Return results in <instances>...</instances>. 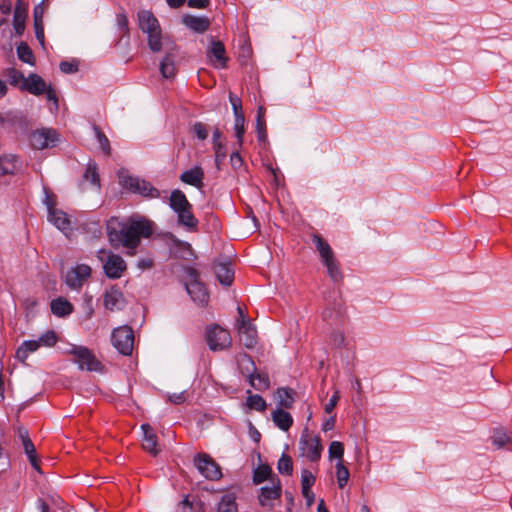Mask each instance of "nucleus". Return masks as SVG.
Wrapping results in <instances>:
<instances>
[{
	"instance_id": "50",
	"label": "nucleus",
	"mask_w": 512,
	"mask_h": 512,
	"mask_svg": "<svg viewBox=\"0 0 512 512\" xmlns=\"http://www.w3.org/2000/svg\"><path fill=\"white\" fill-rule=\"evenodd\" d=\"M328 454L331 459L336 458L338 461H342L344 445L340 441H332L329 445Z\"/></svg>"
},
{
	"instance_id": "28",
	"label": "nucleus",
	"mask_w": 512,
	"mask_h": 512,
	"mask_svg": "<svg viewBox=\"0 0 512 512\" xmlns=\"http://www.w3.org/2000/svg\"><path fill=\"white\" fill-rule=\"evenodd\" d=\"M272 420L280 430L285 432L293 425V418L291 414L281 408H277L272 412Z\"/></svg>"
},
{
	"instance_id": "31",
	"label": "nucleus",
	"mask_w": 512,
	"mask_h": 512,
	"mask_svg": "<svg viewBox=\"0 0 512 512\" xmlns=\"http://www.w3.org/2000/svg\"><path fill=\"white\" fill-rule=\"evenodd\" d=\"M40 348L37 340H25L17 348L15 357L18 361L24 363L31 353H34Z\"/></svg>"
},
{
	"instance_id": "36",
	"label": "nucleus",
	"mask_w": 512,
	"mask_h": 512,
	"mask_svg": "<svg viewBox=\"0 0 512 512\" xmlns=\"http://www.w3.org/2000/svg\"><path fill=\"white\" fill-rule=\"evenodd\" d=\"M217 512H237L236 495L234 493L224 494L218 503Z\"/></svg>"
},
{
	"instance_id": "17",
	"label": "nucleus",
	"mask_w": 512,
	"mask_h": 512,
	"mask_svg": "<svg viewBox=\"0 0 512 512\" xmlns=\"http://www.w3.org/2000/svg\"><path fill=\"white\" fill-rule=\"evenodd\" d=\"M207 56L216 68L224 69L227 67L228 57L226 56L225 46L221 41H211Z\"/></svg>"
},
{
	"instance_id": "64",
	"label": "nucleus",
	"mask_w": 512,
	"mask_h": 512,
	"mask_svg": "<svg viewBox=\"0 0 512 512\" xmlns=\"http://www.w3.org/2000/svg\"><path fill=\"white\" fill-rule=\"evenodd\" d=\"M152 266H153V260L149 257H142V258H139L137 261V267L142 270L150 269Z\"/></svg>"
},
{
	"instance_id": "53",
	"label": "nucleus",
	"mask_w": 512,
	"mask_h": 512,
	"mask_svg": "<svg viewBox=\"0 0 512 512\" xmlns=\"http://www.w3.org/2000/svg\"><path fill=\"white\" fill-rule=\"evenodd\" d=\"M229 101L232 106L234 118H237V116H244L243 110H242V101L241 99L235 95L234 93H229Z\"/></svg>"
},
{
	"instance_id": "13",
	"label": "nucleus",
	"mask_w": 512,
	"mask_h": 512,
	"mask_svg": "<svg viewBox=\"0 0 512 512\" xmlns=\"http://www.w3.org/2000/svg\"><path fill=\"white\" fill-rule=\"evenodd\" d=\"M91 276V267L87 264H77L67 270L65 283L72 290H80Z\"/></svg>"
},
{
	"instance_id": "38",
	"label": "nucleus",
	"mask_w": 512,
	"mask_h": 512,
	"mask_svg": "<svg viewBox=\"0 0 512 512\" xmlns=\"http://www.w3.org/2000/svg\"><path fill=\"white\" fill-rule=\"evenodd\" d=\"M322 263L326 267L327 273L334 283H337L342 280L343 274L339 268V265H338V262H337L335 256L332 258H329L327 261H322Z\"/></svg>"
},
{
	"instance_id": "22",
	"label": "nucleus",
	"mask_w": 512,
	"mask_h": 512,
	"mask_svg": "<svg viewBox=\"0 0 512 512\" xmlns=\"http://www.w3.org/2000/svg\"><path fill=\"white\" fill-rule=\"evenodd\" d=\"M143 431V448L151 455L156 456L159 453L157 436L150 424L141 425Z\"/></svg>"
},
{
	"instance_id": "41",
	"label": "nucleus",
	"mask_w": 512,
	"mask_h": 512,
	"mask_svg": "<svg viewBox=\"0 0 512 512\" xmlns=\"http://www.w3.org/2000/svg\"><path fill=\"white\" fill-rule=\"evenodd\" d=\"M93 131L95 134V138L100 146V149L106 156H109L111 154V146L109 139L98 126L94 125Z\"/></svg>"
},
{
	"instance_id": "52",
	"label": "nucleus",
	"mask_w": 512,
	"mask_h": 512,
	"mask_svg": "<svg viewBox=\"0 0 512 512\" xmlns=\"http://www.w3.org/2000/svg\"><path fill=\"white\" fill-rule=\"evenodd\" d=\"M316 477L307 469L302 470L301 472V488L302 490L311 489V487L315 484Z\"/></svg>"
},
{
	"instance_id": "10",
	"label": "nucleus",
	"mask_w": 512,
	"mask_h": 512,
	"mask_svg": "<svg viewBox=\"0 0 512 512\" xmlns=\"http://www.w3.org/2000/svg\"><path fill=\"white\" fill-rule=\"evenodd\" d=\"M206 339L212 351L223 350L230 347L232 339L228 330L221 326L211 325L206 332Z\"/></svg>"
},
{
	"instance_id": "48",
	"label": "nucleus",
	"mask_w": 512,
	"mask_h": 512,
	"mask_svg": "<svg viewBox=\"0 0 512 512\" xmlns=\"http://www.w3.org/2000/svg\"><path fill=\"white\" fill-rule=\"evenodd\" d=\"M510 441V436L504 429H495L492 436V443L497 448H503Z\"/></svg>"
},
{
	"instance_id": "25",
	"label": "nucleus",
	"mask_w": 512,
	"mask_h": 512,
	"mask_svg": "<svg viewBox=\"0 0 512 512\" xmlns=\"http://www.w3.org/2000/svg\"><path fill=\"white\" fill-rule=\"evenodd\" d=\"M79 229L92 239L102 236V225L99 219L89 217L79 225Z\"/></svg>"
},
{
	"instance_id": "18",
	"label": "nucleus",
	"mask_w": 512,
	"mask_h": 512,
	"mask_svg": "<svg viewBox=\"0 0 512 512\" xmlns=\"http://www.w3.org/2000/svg\"><path fill=\"white\" fill-rule=\"evenodd\" d=\"M237 331L246 348L255 347L257 344V330L250 320L239 321Z\"/></svg>"
},
{
	"instance_id": "35",
	"label": "nucleus",
	"mask_w": 512,
	"mask_h": 512,
	"mask_svg": "<svg viewBox=\"0 0 512 512\" xmlns=\"http://www.w3.org/2000/svg\"><path fill=\"white\" fill-rule=\"evenodd\" d=\"M313 243L320 254L321 261H327L329 258L334 257V253L329 243L325 241L321 236L313 235Z\"/></svg>"
},
{
	"instance_id": "1",
	"label": "nucleus",
	"mask_w": 512,
	"mask_h": 512,
	"mask_svg": "<svg viewBox=\"0 0 512 512\" xmlns=\"http://www.w3.org/2000/svg\"><path fill=\"white\" fill-rule=\"evenodd\" d=\"M106 233L110 245L126 249V254L134 256L142 238H150L154 233V223L145 216L133 214L127 218L111 217L106 221Z\"/></svg>"
},
{
	"instance_id": "26",
	"label": "nucleus",
	"mask_w": 512,
	"mask_h": 512,
	"mask_svg": "<svg viewBox=\"0 0 512 512\" xmlns=\"http://www.w3.org/2000/svg\"><path fill=\"white\" fill-rule=\"evenodd\" d=\"M51 312L57 317H66L72 314L74 307L64 297L53 299L50 304Z\"/></svg>"
},
{
	"instance_id": "51",
	"label": "nucleus",
	"mask_w": 512,
	"mask_h": 512,
	"mask_svg": "<svg viewBox=\"0 0 512 512\" xmlns=\"http://www.w3.org/2000/svg\"><path fill=\"white\" fill-rule=\"evenodd\" d=\"M37 342L40 347H52L57 343V335L53 330H48L37 339Z\"/></svg>"
},
{
	"instance_id": "9",
	"label": "nucleus",
	"mask_w": 512,
	"mask_h": 512,
	"mask_svg": "<svg viewBox=\"0 0 512 512\" xmlns=\"http://www.w3.org/2000/svg\"><path fill=\"white\" fill-rule=\"evenodd\" d=\"M282 486L278 477L272 480L271 486H263L259 490L258 501L261 507L272 510L280 503Z\"/></svg>"
},
{
	"instance_id": "16",
	"label": "nucleus",
	"mask_w": 512,
	"mask_h": 512,
	"mask_svg": "<svg viewBox=\"0 0 512 512\" xmlns=\"http://www.w3.org/2000/svg\"><path fill=\"white\" fill-rule=\"evenodd\" d=\"M124 304V296L117 285L107 288L103 294V305L109 311L120 310Z\"/></svg>"
},
{
	"instance_id": "58",
	"label": "nucleus",
	"mask_w": 512,
	"mask_h": 512,
	"mask_svg": "<svg viewBox=\"0 0 512 512\" xmlns=\"http://www.w3.org/2000/svg\"><path fill=\"white\" fill-rule=\"evenodd\" d=\"M34 29L37 40L43 45L44 44V27H43V19L40 17L34 20Z\"/></svg>"
},
{
	"instance_id": "7",
	"label": "nucleus",
	"mask_w": 512,
	"mask_h": 512,
	"mask_svg": "<svg viewBox=\"0 0 512 512\" xmlns=\"http://www.w3.org/2000/svg\"><path fill=\"white\" fill-rule=\"evenodd\" d=\"M111 341L120 354L124 356L131 355L134 345V331L128 325L117 327L112 331Z\"/></svg>"
},
{
	"instance_id": "63",
	"label": "nucleus",
	"mask_w": 512,
	"mask_h": 512,
	"mask_svg": "<svg viewBox=\"0 0 512 512\" xmlns=\"http://www.w3.org/2000/svg\"><path fill=\"white\" fill-rule=\"evenodd\" d=\"M210 4V0H188V6L191 8L205 9Z\"/></svg>"
},
{
	"instance_id": "23",
	"label": "nucleus",
	"mask_w": 512,
	"mask_h": 512,
	"mask_svg": "<svg viewBox=\"0 0 512 512\" xmlns=\"http://www.w3.org/2000/svg\"><path fill=\"white\" fill-rule=\"evenodd\" d=\"M182 22L196 33H204L210 26V20L206 16L185 15Z\"/></svg>"
},
{
	"instance_id": "34",
	"label": "nucleus",
	"mask_w": 512,
	"mask_h": 512,
	"mask_svg": "<svg viewBox=\"0 0 512 512\" xmlns=\"http://www.w3.org/2000/svg\"><path fill=\"white\" fill-rule=\"evenodd\" d=\"M173 247L177 248V250L174 251V255L178 258L190 260L194 256L191 244L186 241L175 238L173 240Z\"/></svg>"
},
{
	"instance_id": "42",
	"label": "nucleus",
	"mask_w": 512,
	"mask_h": 512,
	"mask_svg": "<svg viewBox=\"0 0 512 512\" xmlns=\"http://www.w3.org/2000/svg\"><path fill=\"white\" fill-rule=\"evenodd\" d=\"M5 76L7 77L9 83L12 86L18 87L19 89H20V85H22L26 79V77L24 76V74L21 71L17 70L16 68H13V67L6 69Z\"/></svg>"
},
{
	"instance_id": "19",
	"label": "nucleus",
	"mask_w": 512,
	"mask_h": 512,
	"mask_svg": "<svg viewBox=\"0 0 512 512\" xmlns=\"http://www.w3.org/2000/svg\"><path fill=\"white\" fill-rule=\"evenodd\" d=\"M205 173L201 166L195 165L192 168L183 171L179 179L181 182L193 186L198 190L204 187Z\"/></svg>"
},
{
	"instance_id": "12",
	"label": "nucleus",
	"mask_w": 512,
	"mask_h": 512,
	"mask_svg": "<svg viewBox=\"0 0 512 512\" xmlns=\"http://www.w3.org/2000/svg\"><path fill=\"white\" fill-rule=\"evenodd\" d=\"M165 55L160 62V73L163 78L171 79L176 75L175 59L178 54V46L172 41L163 43Z\"/></svg>"
},
{
	"instance_id": "39",
	"label": "nucleus",
	"mask_w": 512,
	"mask_h": 512,
	"mask_svg": "<svg viewBox=\"0 0 512 512\" xmlns=\"http://www.w3.org/2000/svg\"><path fill=\"white\" fill-rule=\"evenodd\" d=\"M247 393L249 395L246 398V406L251 410L264 412L267 408L265 399L259 394H251L250 390H248Z\"/></svg>"
},
{
	"instance_id": "55",
	"label": "nucleus",
	"mask_w": 512,
	"mask_h": 512,
	"mask_svg": "<svg viewBox=\"0 0 512 512\" xmlns=\"http://www.w3.org/2000/svg\"><path fill=\"white\" fill-rule=\"evenodd\" d=\"M59 68L61 72L65 74H73L76 73L79 69L78 61L72 60V61H61Z\"/></svg>"
},
{
	"instance_id": "49",
	"label": "nucleus",
	"mask_w": 512,
	"mask_h": 512,
	"mask_svg": "<svg viewBox=\"0 0 512 512\" xmlns=\"http://www.w3.org/2000/svg\"><path fill=\"white\" fill-rule=\"evenodd\" d=\"M329 341L334 348L342 349L347 347L346 338L342 330H334L330 335Z\"/></svg>"
},
{
	"instance_id": "32",
	"label": "nucleus",
	"mask_w": 512,
	"mask_h": 512,
	"mask_svg": "<svg viewBox=\"0 0 512 512\" xmlns=\"http://www.w3.org/2000/svg\"><path fill=\"white\" fill-rule=\"evenodd\" d=\"M19 158L15 155L0 157V175L13 174L19 165Z\"/></svg>"
},
{
	"instance_id": "61",
	"label": "nucleus",
	"mask_w": 512,
	"mask_h": 512,
	"mask_svg": "<svg viewBox=\"0 0 512 512\" xmlns=\"http://www.w3.org/2000/svg\"><path fill=\"white\" fill-rule=\"evenodd\" d=\"M44 94L46 95L47 100L49 102H52L54 104L55 108L57 109L58 108V97H57L55 89L51 85H48L46 87Z\"/></svg>"
},
{
	"instance_id": "30",
	"label": "nucleus",
	"mask_w": 512,
	"mask_h": 512,
	"mask_svg": "<svg viewBox=\"0 0 512 512\" xmlns=\"http://www.w3.org/2000/svg\"><path fill=\"white\" fill-rule=\"evenodd\" d=\"M90 182V185L96 189H99L100 184V176L98 172V165L95 161L90 160L87 165L85 172L82 177V182Z\"/></svg>"
},
{
	"instance_id": "20",
	"label": "nucleus",
	"mask_w": 512,
	"mask_h": 512,
	"mask_svg": "<svg viewBox=\"0 0 512 512\" xmlns=\"http://www.w3.org/2000/svg\"><path fill=\"white\" fill-rule=\"evenodd\" d=\"M47 86L48 85L41 76L36 73H30L23 84L20 85V90L39 96L44 94Z\"/></svg>"
},
{
	"instance_id": "21",
	"label": "nucleus",
	"mask_w": 512,
	"mask_h": 512,
	"mask_svg": "<svg viewBox=\"0 0 512 512\" xmlns=\"http://www.w3.org/2000/svg\"><path fill=\"white\" fill-rule=\"evenodd\" d=\"M214 273L218 281L224 286H230L234 280V269L228 261L215 263Z\"/></svg>"
},
{
	"instance_id": "60",
	"label": "nucleus",
	"mask_w": 512,
	"mask_h": 512,
	"mask_svg": "<svg viewBox=\"0 0 512 512\" xmlns=\"http://www.w3.org/2000/svg\"><path fill=\"white\" fill-rule=\"evenodd\" d=\"M207 222H208V225L210 226L212 232L220 231L221 224L216 215H214L213 213L207 215Z\"/></svg>"
},
{
	"instance_id": "54",
	"label": "nucleus",
	"mask_w": 512,
	"mask_h": 512,
	"mask_svg": "<svg viewBox=\"0 0 512 512\" xmlns=\"http://www.w3.org/2000/svg\"><path fill=\"white\" fill-rule=\"evenodd\" d=\"M192 132L198 140L204 141L208 137V130L204 123L195 122L192 125Z\"/></svg>"
},
{
	"instance_id": "11",
	"label": "nucleus",
	"mask_w": 512,
	"mask_h": 512,
	"mask_svg": "<svg viewBox=\"0 0 512 512\" xmlns=\"http://www.w3.org/2000/svg\"><path fill=\"white\" fill-rule=\"evenodd\" d=\"M30 142L38 150L53 148L59 142V134L55 129L42 128L31 133Z\"/></svg>"
},
{
	"instance_id": "27",
	"label": "nucleus",
	"mask_w": 512,
	"mask_h": 512,
	"mask_svg": "<svg viewBox=\"0 0 512 512\" xmlns=\"http://www.w3.org/2000/svg\"><path fill=\"white\" fill-rule=\"evenodd\" d=\"M169 207L176 213L184 208H192L186 195L180 189L172 190L169 197Z\"/></svg>"
},
{
	"instance_id": "6",
	"label": "nucleus",
	"mask_w": 512,
	"mask_h": 512,
	"mask_svg": "<svg viewBox=\"0 0 512 512\" xmlns=\"http://www.w3.org/2000/svg\"><path fill=\"white\" fill-rule=\"evenodd\" d=\"M194 465L198 472L209 481H218L223 476L220 465L207 453L195 455Z\"/></svg>"
},
{
	"instance_id": "43",
	"label": "nucleus",
	"mask_w": 512,
	"mask_h": 512,
	"mask_svg": "<svg viewBox=\"0 0 512 512\" xmlns=\"http://www.w3.org/2000/svg\"><path fill=\"white\" fill-rule=\"evenodd\" d=\"M277 469L280 474L290 476L293 473V462L292 458L286 454L283 453L278 460L277 463Z\"/></svg>"
},
{
	"instance_id": "40",
	"label": "nucleus",
	"mask_w": 512,
	"mask_h": 512,
	"mask_svg": "<svg viewBox=\"0 0 512 512\" xmlns=\"http://www.w3.org/2000/svg\"><path fill=\"white\" fill-rule=\"evenodd\" d=\"M17 56L18 59L24 63H27L31 66L35 65V58L33 51L29 47V45L25 42H20V44L17 46Z\"/></svg>"
},
{
	"instance_id": "45",
	"label": "nucleus",
	"mask_w": 512,
	"mask_h": 512,
	"mask_svg": "<svg viewBox=\"0 0 512 512\" xmlns=\"http://www.w3.org/2000/svg\"><path fill=\"white\" fill-rule=\"evenodd\" d=\"M23 446H24L25 453H26L31 465L36 470H39V465L37 463V458H36V449H35L34 444L31 441V439L28 437L23 438Z\"/></svg>"
},
{
	"instance_id": "15",
	"label": "nucleus",
	"mask_w": 512,
	"mask_h": 512,
	"mask_svg": "<svg viewBox=\"0 0 512 512\" xmlns=\"http://www.w3.org/2000/svg\"><path fill=\"white\" fill-rule=\"evenodd\" d=\"M127 269V264L122 256L109 252L103 262V271L110 279H119Z\"/></svg>"
},
{
	"instance_id": "5",
	"label": "nucleus",
	"mask_w": 512,
	"mask_h": 512,
	"mask_svg": "<svg viewBox=\"0 0 512 512\" xmlns=\"http://www.w3.org/2000/svg\"><path fill=\"white\" fill-rule=\"evenodd\" d=\"M187 275L190 281L186 283V291L193 302L201 307H205L209 302V293L205 285L199 280V273L195 268L189 267Z\"/></svg>"
},
{
	"instance_id": "37",
	"label": "nucleus",
	"mask_w": 512,
	"mask_h": 512,
	"mask_svg": "<svg viewBox=\"0 0 512 512\" xmlns=\"http://www.w3.org/2000/svg\"><path fill=\"white\" fill-rule=\"evenodd\" d=\"M249 382L251 386L259 391H264L270 387V379L267 374L251 373L249 375Z\"/></svg>"
},
{
	"instance_id": "29",
	"label": "nucleus",
	"mask_w": 512,
	"mask_h": 512,
	"mask_svg": "<svg viewBox=\"0 0 512 512\" xmlns=\"http://www.w3.org/2000/svg\"><path fill=\"white\" fill-rule=\"evenodd\" d=\"M177 221L180 225L184 226L187 230L195 231L198 226V220L192 212V208H184L178 212Z\"/></svg>"
},
{
	"instance_id": "46",
	"label": "nucleus",
	"mask_w": 512,
	"mask_h": 512,
	"mask_svg": "<svg viewBox=\"0 0 512 512\" xmlns=\"http://www.w3.org/2000/svg\"><path fill=\"white\" fill-rule=\"evenodd\" d=\"M349 470L348 468L343 464V461H338L336 463V477L339 488H344L345 485L348 482L349 479Z\"/></svg>"
},
{
	"instance_id": "33",
	"label": "nucleus",
	"mask_w": 512,
	"mask_h": 512,
	"mask_svg": "<svg viewBox=\"0 0 512 512\" xmlns=\"http://www.w3.org/2000/svg\"><path fill=\"white\" fill-rule=\"evenodd\" d=\"M256 131H257L258 141L261 143L267 142L265 109L263 106H259L257 109Z\"/></svg>"
},
{
	"instance_id": "57",
	"label": "nucleus",
	"mask_w": 512,
	"mask_h": 512,
	"mask_svg": "<svg viewBox=\"0 0 512 512\" xmlns=\"http://www.w3.org/2000/svg\"><path fill=\"white\" fill-rule=\"evenodd\" d=\"M117 27L120 31L128 33L129 21L125 12L119 13L116 18Z\"/></svg>"
},
{
	"instance_id": "59",
	"label": "nucleus",
	"mask_w": 512,
	"mask_h": 512,
	"mask_svg": "<svg viewBox=\"0 0 512 512\" xmlns=\"http://www.w3.org/2000/svg\"><path fill=\"white\" fill-rule=\"evenodd\" d=\"M339 399H340V393L338 390H336L333 393V395L331 396V398L329 399V401L325 404V407H324L325 412L328 414L332 413V411L336 407Z\"/></svg>"
},
{
	"instance_id": "4",
	"label": "nucleus",
	"mask_w": 512,
	"mask_h": 512,
	"mask_svg": "<svg viewBox=\"0 0 512 512\" xmlns=\"http://www.w3.org/2000/svg\"><path fill=\"white\" fill-rule=\"evenodd\" d=\"M121 183L125 189L146 199H157L161 196L160 191L151 182L137 176H125Z\"/></svg>"
},
{
	"instance_id": "47",
	"label": "nucleus",
	"mask_w": 512,
	"mask_h": 512,
	"mask_svg": "<svg viewBox=\"0 0 512 512\" xmlns=\"http://www.w3.org/2000/svg\"><path fill=\"white\" fill-rule=\"evenodd\" d=\"M272 473V469L268 465H259L253 472V482L260 484L266 481Z\"/></svg>"
},
{
	"instance_id": "8",
	"label": "nucleus",
	"mask_w": 512,
	"mask_h": 512,
	"mask_svg": "<svg viewBox=\"0 0 512 512\" xmlns=\"http://www.w3.org/2000/svg\"><path fill=\"white\" fill-rule=\"evenodd\" d=\"M70 354L75 357V362L80 370L98 372L102 369V364L97 360L94 353L85 346L73 345Z\"/></svg>"
},
{
	"instance_id": "24",
	"label": "nucleus",
	"mask_w": 512,
	"mask_h": 512,
	"mask_svg": "<svg viewBox=\"0 0 512 512\" xmlns=\"http://www.w3.org/2000/svg\"><path fill=\"white\" fill-rule=\"evenodd\" d=\"M296 392L294 389L289 387H280L275 392V399L277 401L278 408L290 409L293 407L295 402Z\"/></svg>"
},
{
	"instance_id": "14",
	"label": "nucleus",
	"mask_w": 512,
	"mask_h": 512,
	"mask_svg": "<svg viewBox=\"0 0 512 512\" xmlns=\"http://www.w3.org/2000/svg\"><path fill=\"white\" fill-rule=\"evenodd\" d=\"M48 209V221L59 229L64 235L68 236L72 232L70 217L64 211L54 207L49 198L46 199Z\"/></svg>"
},
{
	"instance_id": "62",
	"label": "nucleus",
	"mask_w": 512,
	"mask_h": 512,
	"mask_svg": "<svg viewBox=\"0 0 512 512\" xmlns=\"http://www.w3.org/2000/svg\"><path fill=\"white\" fill-rule=\"evenodd\" d=\"M230 163H231V166L235 169H238L243 165V159H242L239 151L236 150V151L232 152V154L230 155Z\"/></svg>"
},
{
	"instance_id": "3",
	"label": "nucleus",
	"mask_w": 512,
	"mask_h": 512,
	"mask_svg": "<svg viewBox=\"0 0 512 512\" xmlns=\"http://www.w3.org/2000/svg\"><path fill=\"white\" fill-rule=\"evenodd\" d=\"M298 449L301 457H305L310 462H318L321 458L323 447L318 436L309 433L308 428H304L298 443Z\"/></svg>"
},
{
	"instance_id": "2",
	"label": "nucleus",
	"mask_w": 512,
	"mask_h": 512,
	"mask_svg": "<svg viewBox=\"0 0 512 512\" xmlns=\"http://www.w3.org/2000/svg\"><path fill=\"white\" fill-rule=\"evenodd\" d=\"M138 27L147 35L148 46L152 52H160L163 48L162 32L158 19L149 10L137 13Z\"/></svg>"
},
{
	"instance_id": "44",
	"label": "nucleus",
	"mask_w": 512,
	"mask_h": 512,
	"mask_svg": "<svg viewBox=\"0 0 512 512\" xmlns=\"http://www.w3.org/2000/svg\"><path fill=\"white\" fill-rule=\"evenodd\" d=\"M233 130L235 137L237 139V144L239 148L243 145V138L245 134V117L244 116H237V118H234V125Z\"/></svg>"
},
{
	"instance_id": "56",
	"label": "nucleus",
	"mask_w": 512,
	"mask_h": 512,
	"mask_svg": "<svg viewBox=\"0 0 512 512\" xmlns=\"http://www.w3.org/2000/svg\"><path fill=\"white\" fill-rule=\"evenodd\" d=\"M212 138H213L212 139V143H213V148H214V151H215V156H217V158H218L219 157V149H223L224 148V145L220 141L221 131L219 130V128L216 127L214 129Z\"/></svg>"
}]
</instances>
